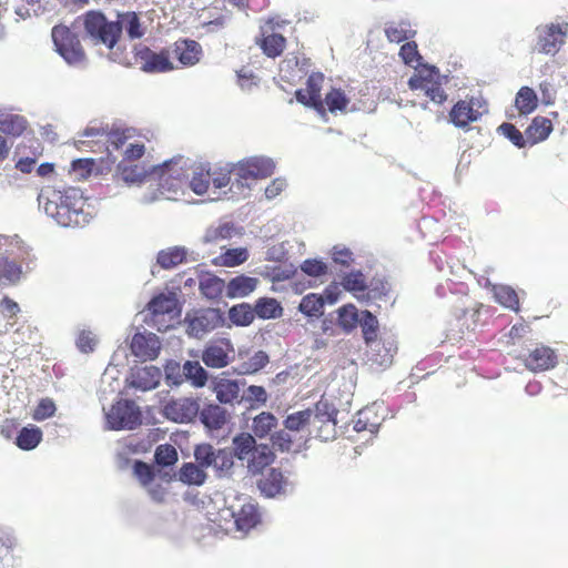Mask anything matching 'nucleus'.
Here are the masks:
<instances>
[{
    "label": "nucleus",
    "mask_w": 568,
    "mask_h": 568,
    "mask_svg": "<svg viewBox=\"0 0 568 568\" xmlns=\"http://www.w3.org/2000/svg\"><path fill=\"white\" fill-rule=\"evenodd\" d=\"M399 57L407 65L419 64L422 57L415 41H406L399 49Z\"/></svg>",
    "instance_id": "60"
},
{
    "label": "nucleus",
    "mask_w": 568,
    "mask_h": 568,
    "mask_svg": "<svg viewBox=\"0 0 568 568\" xmlns=\"http://www.w3.org/2000/svg\"><path fill=\"white\" fill-rule=\"evenodd\" d=\"M216 450L210 444L197 445L194 449V457L197 465L203 468L212 467L213 458L215 457Z\"/></svg>",
    "instance_id": "61"
},
{
    "label": "nucleus",
    "mask_w": 568,
    "mask_h": 568,
    "mask_svg": "<svg viewBox=\"0 0 568 568\" xmlns=\"http://www.w3.org/2000/svg\"><path fill=\"white\" fill-rule=\"evenodd\" d=\"M38 202L47 215L62 226H80L88 222L83 210L85 199L83 192L78 187L54 189L45 186L39 193Z\"/></svg>",
    "instance_id": "1"
},
{
    "label": "nucleus",
    "mask_w": 568,
    "mask_h": 568,
    "mask_svg": "<svg viewBox=\"0 0 568 568\" xmlns=\"http://www.w3.org/2000/svg\"><path fill=\"white\" fill-rule=\"evenodd\" d=\"M241 398L248 403L250 408L254 409L266 404L268 394L263 386L251 385L241 395Z\"/></svg>",
    "instance_id": "53"
},
{
    "label": "nucleus",
    "mask_w": 568,
    "mask_h": 568,
    "mask_svg": "<svg viewBox=\"0 0 568 568\" xmlns=\"http://www.w3.org/2000/svg\"><path fill=\"white\" fill-rule=\"evenodd\" d=\"M223 282L219 277H209L200 282L201 293L209 297L214 298L222 292Z\"/></svg>",
    "instance_id": "64"
},
{
    "label": "nucleus",
    "mask_w": 568,
    "mask_h": 568,
    "mask_svg": "<svg viewBox=\"0 0 568 568\" xmlns=\"http://www.w3.org/2000/svg\"><path fill=\"white\" fill-rule=\"evenodd\" d=\"M525 367L534 373L545 372L557 365L558 358L556 352L546 345H537L527 354H519Z\"/></svg>",
    "instance_id": "11"
},
{
    "label": "nucleus",
    "mask_w": 568,
    "mask_h": 568,
    "mask_svg": "<svg viewBox=\"0 0 568 568\" xmlns=\"http://www.w3.org/2000/svg\"><path fill=\"white\" fill-rule=\"evenodd\" d=\"M324 300L321 295L311 293L305 295L298 306V310L306 316H322L324 313Z\"/></svg>",
    "instance_id": "51"
},
{
    "label": "nucleus",
    "mask_w": 568,
    "mask_h": 568,
    "mask_svg": "<svg viewBox=\"0 0 568 568\" xmlns=\"http://www.w3.org/2000/svg\"><path fill=\"white\" fill-rule=\"evenodd\" d=\"M199 404L192 398H178L169 402L164 412L165 415L176 423H189L199 414Z\"/></svg>",
    "instance_id": "19"
},
{
    "label": "nucleus",
    "mask_w": 568,
    "mask_h": 568,
    "mask_svg": "<svg viewBox=\"0 0 568 568\" xmlns=\"http://www.w3.org/2000/svg\"><path fill=\"white\" fill-rule=\"evenodd\" d=\"M108 420L113 429H134L141 424V412L134 402L122 399L112 405Z\"/></svg>",
    "instance_id": "9"
},
{
    "label": "nucleus",
    "mask_w": 568,
    "mask_h": 568,
    "mask_svg": "<svg viewBox=\"0 0 568 568\" xmlns=\"http://www.w3.org/2000/svg\"><path fill=\"white\" fill-rule=\"evenodd\" d=\"M342 286L347 292H351L358 301L368 302L372 298L382 297L384 292H379L375 287H369L366 283V277L361 271H353L345 274L341 281Z\"/></svg>",
    "instance_id": "14"
},
{
    "label": "nucleus",
    "mask_w": 568,
    "mask_h": 568,
    "mask_svg": "<svg viewBox=\"0 0 568 568\" xmlns=\"http://www.w3.org/2000/svg\"><path fill=\"white\" fill-rule=\"evenodd\" d=\"M229 318L236 326H248L255 320L254 307L247 303L234 305L229 311Z\"/></svg>",
    "instance_id": "47"
},
{
    "label": "nucleus",
    "mask_w": 568,
    "mask_h": 568,
    "mask_svg": "<svg viewBox=\"0 0 568 568\" xmlns=\"http://www.w3.org/2000/svg\"><path fill=\"white\" fill-rule=\"evenodd\" d=\"M359 325L362 327L363 338L368 345L376 342L378 334V321L377 317L369 311H363L359 318Z\"/></svg>",
    "instance_id": "49"
},
{
    "label": "nucleus",
    "mask_w": 568,
    "mask_h": 568,
    "mask_svg": "<svg viewBox=\"0 0 568 568\" xmlns=\"http://www.w3.org/2000/svg\"><path fill=\"white\" fill-rule=\"evenodd\" d=\"M133 471L140 484L144 487L150 485L155 477L153 468L142 460H136L134 463Z\"/></svg>",
    "instance_id": "63"
},
{
    "label": "nucleus",
    "mask_w": 568,
    "mask_h": 568,
    "mask_svg": "<svg viewBox=\"0 0 568 568\" xmlns=\"http://www.w3.org/2000/svg\"><path fill=\"white\" fill-rule=\"evenodd\" d=\"M372 362L378 366H388L392 364L397 346L394 341H381L372 348Z\"/></svg>",
    "instance_id": "38"
},
{
    "label": "nucleus",
    "mask_w": 568,
    "mask_h": 568,
    "mask_svg": "<svg viewBox=\"0 0 568 568\" xmlns=\"http://www.w3.org/2000/svg\"><path fill=\"white\" fill-rule=\"evenodd\" d=\"M234 226L231 223H224L216 227H211L206 231L204 240L207 243H217L221 240H226L232 236Z\"/></svg>",
    "instance_id": "59"
},
{
    "label": "nucleus",
    "mask_w": 568,
    "mask_h": 568,
    "mask_svg": "<svg viewBox=\"0 0 568 568\" xmlns=\"http://www.w3.org/2000/svg\"><path fill=\"white\" fill-rule=\"evenodd\" d=\"M116 22L121 26V31L124 29L130 39H140L145 33L141 19L135 12L129 11L119 14Z\"/></svg>",
    "instance_id": "36"
},
{
    "label": "nucleus",
    "mask_w": 568,
    "mask_h": 568,
    "mask_svg": "<svg viewBox=\"0 0 568 568\" xmlns=\"http://www.w3.org/2000/svg\"><path fill=\"white\" fill-rule=\"evenodd\" d=\"M211 182V173L209 170H205L204 168H200L199 171H195L193 173V176L190 181V187L191 190L197 194L202 195L204 194Z\"/></svg>",
    "instance_id": "58"
},
{
    "label": "nucleus",
    "mask_w": 568,
    "mask_h": 568,
    "mask_svg": "<svg viewBox=\"0 0 568 568\" xmlns=\"http://www.w3.org/2000/svg\"><path fill=\"white\" fill-rule=\"evenodd\" d=\"M42 439V432L37 426L23 427L16 439V444L23 450H31L36 448Z\"/></svg>",
    "instance_id": "44"
},
{
    "label": "nucleus",
    "mask_w": 568,
    "mask_h": 568,
    "mask_svg": "<svg viewBox=\"0 0 568 568\" xmlns=\"http://www.w3.org/2000/svg\"><path fill=\"white\" fill-rule=\"evenodd\" d=\"M254 312L255 317L271 320L282 316L283 308L277 300L273 297H261L255 302Z\"/></svg>",
    "instance_id": "37"
},
{
    "label": "nucleus",
    "mask_w": 568,
    "mask_h": 568,
    "mask_svg": "<svg viewBox=\"0 0 568 568\" xmlns=\"http://www.w3.org/2000/svg\"><path fill=\"white\" fill-rule=\"evenodd\" d=\"M100 131H108V126L89 125L81 134V139L77 141L78 149L89 148L92 152H98L105 145L106 139L100 138Z\"/></svg>",
    "instance_id": "32"
},
{
    "label": "nucleus",
    "mask_w": 568,
    "mask_h": 568,
    "mask_svg": "<svg viewBox=\"0 0 568 568\" xmlns=\"http://www.w3.org/2000/svg\"><path fill=\"white\" fill-rule=\"evenodd\" d=\"M515 105L520 114H529L538 105L536 92L529 87H521L516 94Z\"/></svg>",
    "instance_id": "43"
},
{
    "label": "nucleus",
    "mask_w": 568,
    "mask_h": 568,
    "mask_svg": "<svg viewBox=\"0 0 568 568\" xmlns=\"http://www.w3.org/2000/svg\"><path fill=\"white\" fill-rule=\"evenodd\" d=\"M258 280L246 275L233 277L226 286L229 297H244L251 294L257 286Z\"/></svg>",
    "instance_id": "31"
},
{
    "label": "nucleus",
    "mask_w": 568,
    "mask_h": 568,
    "mask_svg": "<svg viewBox=\"0 0 568 568\" xmlns=\"http://www.w3.org/2000/svg\"><path fill=\"white\" fill-rule=\"evenodd\" d=\"M134 130L129 128H108V131H100L98 135L105 141V150L109 151V146H113L114 150L122 148L128 140L133 138Z\"/></svg>",
    "instance_id": "35"
},
{
    "label": "nucleus",
    "mask_w": 568,
    "mask_h": 568,
    "mask_svg": "<svg viewBox=\"0 0 568 568\" xmlns=\"http://www.w3.org/2000/svg\"><path fill=\"white\" fill-rule=\"evenodd\" d=\"M286 24L285 20L278 18H268L260 24L254 42L266 58L276 59L284 53L287 39L283 30Z\"/></svg>",
    "instance_id": "2"
},
{
    "label": "nucleus",
    "mask_w": 568,
    "mask_h": 568,
    "mask_svg": "<svg viewBox=\"0 0 568 568\" xmlns=\"http://www.w3.org/2000/svg\"><path fill=\"white\" fill-rule=\"evenodd\" d=\"M158 339L154 334L144 335L136 333L132 337L131 349L138 357H146L153 359L158 355Z\"/></svg>",
    "instance_id": "27"
},
{
    "label": "nucleus",
    "mask_w": 568,
    "mask_h": 568,
    "mask_svg": "<svg viewBox=\"0 0 568 568\" xmlns=\"http://www.w3.org/2000/svg\"><path fill=\"white\" fill-rule=\"evenodd\" d=\"M234 354L233 344L221 338L210 343L203 351L202 361L211 368H223L227 366Z\"/></svg>",
    "instance_id": "13"
},
{
    "label": "nucleus",
    "mask_w": 568,
    "mask_h": 568,
    "mask_svg": "<svg viewBox=\"0 0 568 568\" xmlns=\"http://www.w3.org/2000/svg\"><path fill=\"white\" fill-rule=\"evenodd\" d=\"M337 409L326 399H321L315 404V414H313L312 419L315 422H325L326 423V433L323 435L324 440H329L335 437L336 433V416Z\"/></svg>",
    "instance_id": "22"
},
{
    "label": "nucleus",
    "mask_w": 568,
    "mask_h": 568,
    "mask_svg": "<svg viewBox=\"0 0 568 568\" xmlns=\"http://www.w3.org/2000/svg\"><path fill=\"white\" fill-rule=\"evenodd\" d=\"M498 131L519 149L526 148L528 145L527 136L525 133H521L513 123H503L499 125Z\"/></svg>",
    "instance_id": "57"
},
{
    "label": "nucleus",
    "mask_w": 568,
    "mask_h": 568,
    "mask_svg": "<svg viewBox=\"0 0 568 568\" xmlns=\"http://www.w3.org/2000/svg\"><path fill=\"white\" fill-rule=\"evenodd\" d=\"M358 322V311L355 305L346 304L338 310V324L345 331H352L356 327Z\"/></svg>",
    "instance_id": "55"
},
{
    "label": "nucleus",
    "mask_w": 568,
    "mask_h": 568,
    "mask_svg": "<svg viewBox=\"0 0 568 568\" xmlns=\"http://www.w3.org/2000/svg\"><path fill=\"white\" fill-rule=\"evenodd\" d=\"M385 36L389 42L400 43L415 37L416 31L412 29L408 21L388 22L385 27Z\"/></svg>",
    "instance_id": "34"
},
{
    "label": "nucleus",
    "mask_w": 568,
    "mask_h": 568,
    "mask_svg": "<svg viewBox=\"0 0 568 568\" xmlns=\"http://www.w3.org/2000/svg\"><path fill=\"white\" fill-rule=\"evenodd\" d=\"M134 62L148 73H164L176 69L168 49L155 52L146 45H139L134 49Z\"/></svg>",
    "instance_id": "7"
},
{
    "label": "nucleus",
    "mask_w": 568,
    "mask_h": 568,
    "mask_svg": "<svg viewBox=\"0 0 568 568\" xmlns=\"http://www.w3.org/2000/svg\"><path fill=\"white\" fill-rule=\"evenodd\" d=\"M234 455L231 449H217L213 458L212 467L214 468L217 477H229L233 473Z\"/></svg>",
    "instance_id": "42"
},
{
    "label": "nucleus",
    "mask_w": 568,
    "mask_h": 568,
    "mask_svg": "<svg viewBox=\"0 0 568 568\" xmlns=\"http://www.w3.org/2000/svg\"><path fill=\"white\" fill-rule=\"evenodd\" d=\"M172 53L181 67H193L200 62L203 50L201 44L192 39H178L172 45Z\"/></svg>",
    "instance_id": "17"
},
{
    "label": "nucleus",
    "mask_w": 568,
    "mask_h": 568,
    "mask_svg": "<svg viewBox=\"0 0 568 568\" xmlns=\"http://www.w3.org/2000/svg\"><path fill=\"white\" fill-rule=\"evenodd\" d=\"M23 274L21 263L0 254V286H11L19 283Z\"/></svg>",
    "instance_id": "28"
},
{
    "label": "nucleus",
    "mask_w": 568,
    "mask_h": 568,
    "mask_svg": "<svg viewBox=\"0 0 568 568\" xmlns=\"http://www.w3.org/2000/svg\"><path fill=\"white\" fill-rule=\"evenodd\" d=\"M305 436H297L293 432L287 430L285 427L278 432H275L271 436L273 447L281 452H296L301 448Z\"/></svg>",
    "instance_id": "29"
},
{
    "label": "nucleus",
    "mask_w": 568,
    "mask_h": 568,
    "mask_svg": "<svg viewBox=\"0 0 568 568\" xmlns=\"http://www.w3.org/2000/svg\"><path fill=\"white\" fill-rule=\"evenodd\" d=\"M203 425L211 430L223 428L230 420V414L219 404H209L200 413Z\"/></svg>",
    "instance_id": "24"
},
{
    "label": "nucleus",
    "mask_w": 568,
    "mask_h": 568,
    "mask_svg": "<svg viewBox=\"0 0 568 568\" xmlns=\"http://www.w3.org/2000/svg\"><path fill=\"white\" fill-rule=\"evenodd\" d=\"M233 455L240 460H246L252 452L257 447L255 438L248 433L236 435L233 440Z\"/></svg>",
    "instance_id": "41"
},
{
    "label": "nucleus",
    "mask_w": 568,
    "mask_h": 568,
    "mask_svg": "<svg viewBox=\"0 0 568 568\" xmlns=\"http://www.w3.org/2000/svg\"><path fill=\"white\" fill-rule=\"evenodd\" d=\"M324 82V74L313 72L308 75L305 89L295 91L296 100L303 105L315 109L317 112L324 113V102L321 95Z\"/></svg>",
    "instance_id": "12"
},
{
    "label": "nucleus",
    "mask_w": 568,
    "mask_h": 568,
    "mask_svg": "<svg viewBox=\"0 0 568 568\" xmlns=\"http://www.w3.org/2000/svg\"><path fill=\"white\" fill-rule=\"evenodd\" d=\"M52 41L57 52L69 63L80 64L85 61V51L79 37L68 27L54 26L51 31Z\"/></svg>",
    "instance_id": "6"
},
{
    "label": "nucleus",
    "mask_w": 568,
    "mask_h": 568,
    "mask_svg": "<svg viewBox=\"0 0 568 568\" xmlns=\"http://www.w3.org/2000/svg\"><path fill=\"white\" fill-rule=\"evenodd\" d=\"M176 164V161L170 160L148 170L139 163L120 161L116 166V175L128 184L142 183L150 174H156L160 179H164L166 174L169 178L179 179L180 174L176 170L170 173Z\"/></svg>",
    "instance_id": "5"
},
{
    "label": "nucleus",
    "mask_w": 568,
    "mask_h": 568,
    "mask_svg": "<svg viewBox=\"0 0 568 568\" xmlns=\"http://www.w3.org/2000/svg\"><path fill=\"white\" fill-rule=\"evenodd\" d=\"M184 373L195 386H203L207 379L205 369L197 362H186Z\"/></svg>",
    "instance_id": "62"
},
{
    "label": "nucleus",
    "mask_w": 568,
    "mask_h": 568,
    "mask_svg": "<svg viewBox=\"0 0 568 568\" xmlns=\"http://www.w3.org/2000/svg\"><path fill=\"white\" fill-rule=\"evenodd\" d=\"M27 128L23 116L10 113L0 114V131L13 136H20Z\"/></svg>",
    "instance_id": "45"
},
{
    "label": "nucleus",
    "mask_w": 568,
    "mask_h": 568,
    "mask_svg": "<svg viewBox=\"0 0 568 568\" xmlns=\"http://www.w3.org/2000/svg\"><path fill=\"white\" fill-rule=\"evenodd\" d=\"M261 475L257 488L264 497L274 498L286 493L288 480L281 469L271 467Z\"/></svg>",
    "instance_id": "16"
},
{
    "label": "nucleus",
    "mask_w": 568,
    "mask_h": 568,
    "mask_svg": "<svg viewBox=\"0 0 568 568\" xmlns=\"http://www.w3.org/2000/svg\"><path fill=\"white\" fill-rule=\"evenodd\" d=\"M408 87L413 91H418L419 94H423L436 104H443L447 100L439 72L435 67L424 65L416 69V72L408 80Z\"/></svg>",
    "instance_id": "4"
},
{
    "label": "nucleus",
    "mask_w": 568,
    "mask_h": 568,
    "mask_svg": "<svg viewBox=\"0 0 568 568\" xmlns=\"http://www.w3.org/2000/svg\"><path fill=\"white\" fill-rule=\"evenodd\" d=\"M178 452L173 445L162 444L159 445L154 453V460L159 466L168 467L178 462Z\"/></svg>",
    "instance_id": "56"
},
{
    "label": "nucleus",
    "mask_w": 568,
    "mask_h": 568,
    "mask_svg": "<svg viewBox=\"0 0 568 568\" xmlns=\"http://www.w3.org/2000/svg\"><path fill=\"white\" fill-rule=\"evenodd\" d=\"M382 419L376 414L374 407H365L356 414L354 419V430L357 433H376L381 426Z\"/></svg>",
    "instance_id": "30"
},
{
    "label": "nucleus",
    "mask_w": 568,
    "mask_h": 568,
    "mask_svg": "<svg viewBox=\"0 0 568 568\" xmlns=\"http://www.w3.org/2000/svg\"><path fill=\"white\" fill-rule=\"evenodd\" d=\"M275 164L271 159L250 158L241 161L234 168V173L239 180L266 179L274 173Z\"/></svg>",
    "instance_id": "10"
},
{
    "label": "nucleus",
    "mask_w": 568,
    "mask_h": 568,
    "mask_svg": "<svg viewBox=\"0 0 568 568\" xmlns=\"http://www.w3.org/2000/svg\"><path fill=\"white\" fill-rule=\"evenodd\" d=\"M552 122L550 119L537 115L525 130L528 145H535L545 141L552 132Z\"/></svg>",
    "instance_id": "26"
},
{
    "label": "nucleus",
    "mask_w": 568,
    "mask_h": 568,
    "mask_svg": "<svg viewBox=\"0 0 568 568\" xmlns=\"http://www.w3.org/2000/svg\"><path fill=\"white\" fill-rule=\"evenodd\" d=\"M274 460L275 454L273 450L267 445L260 444L246 459L247 470L253 476L261 475Z\"/></svg>",
    "instance_id": "23"
},
{
    "label": "nucleus",
    "mask_w": 568,
    "mask_h": 568,
    "mask_svg": "<svg viewBox=\"0 0 568 568\" xmlns=\"http://www.w3.org/2000/svg\"><path fill=\"white\" fill-rule=\"evenodd\" d=\"M538 31V51L545 54H556L564 44L566 32L559 24L554 23L547 24Z\"/></svg>",
    "instance_id": "18"
},
{
    "label": "nucleus",
    "mask_w": 568,
    "mask_h": 568,
    "mask_svg": "<svg viewBox=\"0 0 568 568\" xmlns=\"http://www.w3.org/2000/svg\"><path fill=\"white\" fill-rule=\"evenodd\" d=\"M496 301L506 308L519 312L520 304L517 292L507 285H500L495 288Z\"/></svg>",
    "instance_id": "50"
},
{
    "label": "nucleus",
    "mask_w": 568,
    "mask_h": 568,
    "mask_svg": "<svg viewBox=\"0 0 568 568\" xmlns=\"http://www.w3.org/2000/svg\"><path fill=\"white\" fill-rule=\"evenodd\" d=\"M277 419L270 412H262L253 418L252 432L258 438H265L276 427Z\"/></svg>",
    "instance_id": "46"
},
{
    "label": "nucleus",
    "mask_w": 568,
    "mask_h": 568,
    "mask_svg": "<svg viewBox=\"0 0 568 568\" xmlns=\"http://www.w3.org/2000/svg\"><path fill=\"white\" fill-rule=\"evenodd\" d=\"M232 515L236 530L244 534L254 528L261 520L257 506L251 503L243 504L241 508Z\"/></svg>",
    "instance_id": "25"
},
{
    "label": "nucleus",
    "mask_w": 568,
    "mask_h": 568,
    "mask_svg": "<svg viewBox=\"0 0 568 568\" xmlns=\"http://www.w3.org/2000/svg\"><path fill=\"white\" fill-rule=\"evenodd\" d=\"M178 476L180 481L189 486H202L207 478L205 468L194 463H184Z\"/></svg>",
    "instance_id": "33"
},
{
    "label": "nucleus",
    "mask_w": 568,
    "mask_h": 568,
    "mask_svg": "<svg viewBox=\"0 0 568 568\" xmlns=\"http://www.w3.org/2000/svg\"><path fill=\"white\" fill-rule=\"evenodd\" d=\"M221 322V316L214 310H206L187 321V333L194 337L203 335L215 329Z\"/></svg>",
    "instance_id": "21"
},
{
    "label": "nucleus",
    "mask_w": 568,
    "mask_h": 568,
    "mask_svg": "<svg viewBox=\"0 0 568 568\" xmlns=\"http://www.w3.org/2000/svg\"><path fill=\"white\" fill-rule=\"evenodd\" d=\"M248 258L245 247L229 248L219 256V264L226 267H234L243 264Z\"/></svg>",
    "instance_id": "54"
},
{
    "label": "nucleus",
    "mask_w": 568,
    "mask_h": 568,
    "mask_svg": "<svg viewBox=\"0 0 568 568\" xmlns=\"http://www.w3.org/2000/svg\"><path fill=\"white\" fill-rule=\"evenodd\" d=\"M162 373L155 366L136 367L132 369L129 385L133 388L146 392L154 389L160 384Z\"/></svg>",
    "instance_id": "20"
},
{
    "label": "nucleus",
    "mask_w": 568,
    "mask_h": 568,
    "mask_svg": "<svg viewBox=\"0 0 568 568\" xmlns=\"http://www.w3.org/2000/svg\"><path fill=\"white\" fill-rule=\"evenodd\" d=\"M83 26L97 43H102L109 49H112L121 37V26L116 21H108L100 11H88L83 18Z\"/></svg>",
    "instance_id": "3"
},
{
    "label": "nucleus",
    "mask_w": 568,
    "mask_h": 568,
    "mask_svg": "<svg viewBox=\"0 0 568 568\" xmlns=\"http://www.w3.org/2000/svg\"><path fill=\"white\" fill-rule=\"evenodd\" d=\"M312 416L313 413L311 409L295 412L287 415L283 424L287 430L293 432L297 436H302L301 433L307 430V426L312 422Z\"/></svg>",
    "instance_id": "40"
},
{
    "label": "nucleus",
    "mask_w": 568,
    "mask_h": 568,
    "mask_svg": "<svg viewBox=\"0 0 568 568\" xmlns=\"http://www.w3.org/2000/svg\"><path fill=\"white\" fill-rule=\"evenodd\" d=\"M185 260L186 251L178 246L160 251L156 257L159 265L165 270L173 268L183 263Z\"/></svg>",
    "instance_id": "48"
},
{
    "label": "nucleus",
    "mask_w": 568,
    "mask_h": 568,
    "mask_svg": "<svg viewBox=\"0 0 568 568\" xmlns=\"http://www.w3.org/2000/svg\"><path fill=\"white\" fill-rule=\"evenodd\" d=\"M324 111L327 109L331 113L346 112L349 104V98L341 88H332L323 99Z\"/></svg>",
    "instance_id": "39"
},
{
    "label": "nucleus",
    "mask_w": 568,
    "mask_h": 568,
    "mask_svg": "<svg viewBox=\"0 0 568 568\" xmlns=\"http://www.w3.org/2000/svg\"><path fill=\"white\" fill-rule=\"evenodd\" d=\"M244 385L245 382L231 379L223 373L212 381V390L219 403L233 406L243 402L241 389Z\"/></svg>",
    "instance_id": "15"
},
{
    "label": "nucleus",
    "mask_w": 568,
    "mask_h": 568,
    "mask_svg": "<svg viewBox=\"0 0 568 568\" xmlns=\"http://www.w3.org/2000/svg\"><path fill=\"white\" fill-rule=\"evenodd\" d=\"M175 306L176 303L173 297L160 294L149 302L148 310L153 316H158L172 313Z\"/></svg>",
    "instance_id": "52"
},
{
    "label": "nucleus",
    "mask_w": 568,
    "mask_h": 568,
    "mask_svg": "<svg viewBox=\"0 0 568 568\" xmlns=\"http://www.w3.org/2000/svg\"><path fill=\"white\" fill-rule=\"evenodd\" d=\"M486 112V103L478 98L471 97L456 102L450 112L449 120L460 129L467 128L470 123L478 121Z\"/></svg>",
    "instance_id": "8"
}]
</instances>
